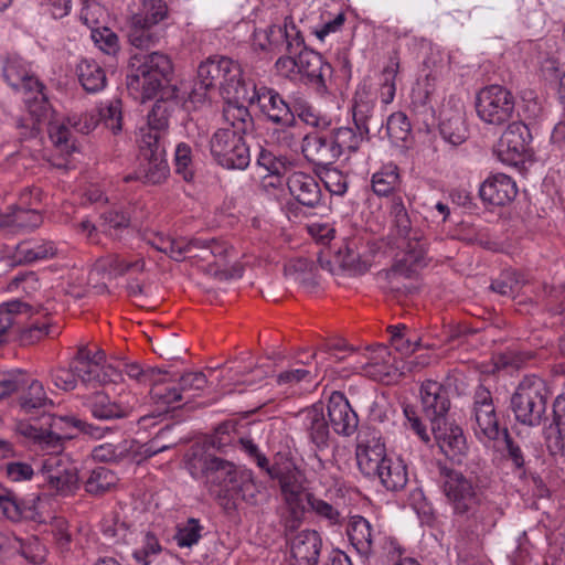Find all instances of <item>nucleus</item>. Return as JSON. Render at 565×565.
I'll use <instances>...</instances> for the list:
<instances>
[{"label":"nucleus","instance_id":"nucleus-1","mask_svg":"<svg viewBox=\"0 0 565 565\" xmlns=\"http://www.w3.org/2000/svg\"><path fill=\"white\" fill-rule=\"evenodd\" d=\"M53 402L38 396V456L42 457L38 479L40 486L51 493L70 494L78 487V468L63 454V441L73 437L62 427L65 422L54 419Z\"/></svg>","mask_w":565,"mask_h":565},{"label":"nucleus","instance_id":"nucleus-2","mask_svg":"<svg viewBox=\"0 0 565 565\" xmlns=\"http://www.w3.org/2000/svg\"><path fill=\"white\" fill-rule=\"evenodd\" d=\"M185 466L191 477L201 481L224 508L233 507L236 499L252 504L256 502L258 487L250 470L239 469L202 447L191 448Z\"/></svg>","mask_w":565,"mask_h":565},{"label":"nucleus","instance_id":"nucleus-3","mask_svg":"<svg viewBox=\"0 0 565 565\" xmlns=\"http://www.w3.org/2000/svg\"><path fill=\"white\" fill-rule=\"evenodd\" d=\"M390 244L403 252L391 268L393 277H411L426 265L428 239L425 233L413 222L401 196H394L390 206Z\"/></svg>","mask_w":565,"mask_h":565},{"label":"nucleus","instance_id":"nucleus-4","mask_svg":"<svg viewBox=\"0 0 565 565\" xmlns=\"http://www.w3.org/2000/svg\"><path fill=\"white\" fill-rule=\"evenodd\" d=\"M440 484L447 503L455 516L469 523L470 530L478 531L487 523L488 508L478 484L462 472L443 467Z\"/></svg>","mask_w":565,"mask_h":565},{"label":"nucleus","instance_id":"nucleus-5","mask_svg":"<svg viewBox=\"0 0 565 565\" xmlns=\"http://www.w3.org/2000/svg\"><path fill=\"white\" fill-rule=\"evenodd\" d=\"M172 72V62L163 53L134 55L126 76L127 89L136 100L145 103L168 86L164 83L170 82Z\"/></svg>","mask_w":565,"mask_h":565},{"label":"nucleus","instance_id":"nucleus-6","mask_svg":"<svg viewBox=\"0 0 565 565\" xmlns=\"http://www.w3.org/2000/svg\"><path fill=\"white\" fill-rule=\"evenodd\" d=\"M282 507L280 520L286 530L294 531L303 521L313 493L305 487V478L298 470H287L278 476Z\"/></svg>","mask_w":565,"mask_h":565},{"label":"nucleus","instance_id":"nucleus-7","mask_svg":"<svg viewBox=\"0 0 565 565\" xmlns=\"http://www.w3.org/2000/svg\"><path fill=\"white\" fill-rule=\"evenodd\" d=\"M547 387L535 375L525 376L511 397V407L518 422L527 426H537L546 413Z\"/></svg>","mask_w":565,"mask_h":565},{"label":"nucleus","instance_id":"nucleus-8","mask_svg":"<svg viewBox=\"0 0 565 565\" xmlns=\"http://www.w3.org/2000/svg\"><path fill=\"white\" fill-rule=\"evenodd\" d=\"M372 109L373 103L367 99L365 87L359 89L354 96V127H339L332 132L331 138L339 158L356 152L362 142L367 140L370 134L367 120Z\"/></svg>","mask_w":565,"mask_h":565},{"label":"nucleus","instance_id":"nucleus-9","mask_svg":"<svg viewBox=\"0 0 565 565\" xmlns=\"http://www.w3.org/2000/svg\"><path fill=\"white\" fill-rule=\"evenodd\" d=\"M476 111L483 124L494 127L504 126L514 117L515 97L502 85H488L477 93Z\"/></svg>","mask_w":565,"mask_h":565},{"label":"nucleus","instance_id":"nucleus-10","mask_svg":"<svg viewBox=\"0 0 565 565\" xmlns=\"http://www.w3.org/2000/svg\"><path fill=\"white\" fill-rule=\"evenodd\" d=\"M210 151L221 167L244 170L250 163L249 148L244 137L230 128L217 129L210 139Z\"/></svg>","mask_w":565,"mask_h":565},{"label":"nucleus","instance_id":"nucleus-11","mask_svg":"<svg viewBox=\"0 0 565 565\" xmlns=\"http://www.w3.org/2000/svg\"><path fill=\"white\" fill-rule=\"evenodd\" d=\"M168 448L169 446L142 445L136 439H122L118 443H105L96 446L92 450V457L99 462L139 465Z\"/></svg>","mask_w":565,"mask_h":565},{"label":"nucleus","instance_id":"nucleus-12","mask_svg":"<svg viewBox=\"0 0 565 565\" xmlns=\"http://www.w3.org/2000/svg\"><path fill=\"white\" fill-rule=\"evenodd\" d=\"M245 98L249 105L256 104L260 113L273 124L295 127V114L290 105L274 88L256 85L254 82L247 87Z\"/></svg>","mask_w":565,"mask_h":565},{"label":"nucleus","instance_id":"nucleus-13","mask_svg":"<svg viewBox=\"0 0 565 565\" xmlns=\"http://www.w3.org/2000/svg\"><path fill=\"white\" fill-rule=\"evenodd\" d=\"M531 140L529 127L523 121H512L497 141L493 153L503 164L516 167L524 162Z\"/></svg>","mask_w":565,"mask_h":565},{"label":"nucleus","instance_id":"nucleus-14","mask_svg":"<svg viewBox=\"0 0 565 565\" xmlns=\"http://www.w3.org/2000/svg\"><path fill=\"white\" fill-rule=\"evenodd\" d=\"M167 17V12L141 9L138 13L134 14L128 25V41L129 43L141 50H147L159 43L163 36L162 20Z\"/></svg>","mask_w":565,"mask_h":565},{"label":"nucleus","instance_id":"nucleus-15","mask_svg":"<svg viewBox=\"0 0 565 565\" xmlns=\"http://www.w3.org/2000/svg\"><path fill=\"white\" fill-rule=\"evenodd\" d=\"M43 88L44 86L38 82V94H41V100L38 99V126H45L49 139L55 148L70 153L74 150V143L71 141L64 116L43 94Z\"/></svg>","mask_w":565,"mask_h":565},{"label":"nucleus","instance_id":"nucleus-16","mask_svg":"<svg viewBox=\"0 0 565 565\" xmlns=\"http://www.w3.org/2000/svg\"><path fill=\"white\" fill-rule=\"evenodd\" d=\"M472 418L473 431L481 443L495 440L500 436V427L491 393L480 385L473 394Z\"/></svg>","mask_w":565,"mask_h":565},{"label":"nucleus","instance_id":"nucleus-17","mask_svg":"<svg viewBox=\"0 0 565 565\" xmlns=\"http://www.w3.org/2000/svg\"><path fill=\"white\" fill-rule=\"evenodd\" d=\"M439 131L443 139L455 147L468 139L465 105L459 98L450 96L443 105L439 111Z\"/></svg>","mask_w":565,"mask_h":565},{"label":"nucleus","instance_id":"nucleus-18","mask_svg":"<svg viewBox=\"0 0 565 565\" xmlns=\"http://www.w3.org/2000/svg\"><path fill=\"white\" fill-rule=\"evenodd\" d=\"M337 257L340 265L352 275H362L372 265L373 249L363 236L354 235L344 239Z\"/></svg>","mask_w":565,"mask_h":565},{"label":"nucleus","instance_id":"nucleus-19","mask_svg":"<svg viewBox=\"0 0 565 565\" xmlns=\"http://www.w3.org/2000/svg\"><path fill=\"white\" fill-rule=\"evenodd\" d=\"M431 431L441 452L454 462L461 463L469 450L462 428L445 420L433 425Z\"/></svg>","mask_w":565,"mask_h":565},{"label":"nucleus","instance_id":"nucleus-20","mask_svg":"<svg viewBox=\"0 0 565 565\" xmlns=\"http://www.w3.org/2000/svg\"><path fill=\"white\" fill-rule=\"evenodd\" d=\"M420 403L424 415L431 426L446 420L450 408L447 388L439 382L427 380L420 386Z\"/></svg>","mask_w":565,"mask_h":565},{"label":"nucleus","instance_id":"nucleus-21","mask_svg":"<svg viewBox=\"0 0 565 565\" xmlns=\"http://www.w3.org/2000/svg\"><path fill=\"white\" fill-rule=\"evenodd\" d=\"M296 418L316 449L323 450L329 447L330 429L321 403L301 409Z\"/></svg>","mask_w":565,"mask_h":565},{"label":"nucleus","instance_id":"nucleus-22","mask_svg":"<svg viewBox=\"0 0 565 565\" xmlns=\"http://www.w3.org/2000/svg\"><path fill=\"white\" fill-rule=\"evenodd\" d=\"M3 72L9 85L21 95L25 107L33 115L35 78L32 74L31 64L21 58H13L4 66Z\"/></svg>","mask_w":565,"mask_h":565},{"label":"nucleus","instance_id":"nucleus-23","mask_svg":"<svg viewBox=\"0 0 565 565\" xmlns=\"http://www.w3.org/2000/svg\"><path fill=\"white\" fill-rule=\"evenodd\" d=\"M299 76L318 92L327 90V79L332 75V66L321 54L303 49L298 52Z\"/></svg>","mask_w":565,"mask_h":565},{"label":"nucleus","instance_id":"nucleus-24","mask_svg":"<svg viewBox=\"0 0 565 565\" xmlns=\"http://www.w3.org/2000/svg\"><path fill=\"white\" fill-rule=\"evenodd\" d=\"M322 540L317 531L303 530L290 540L288 565H318Z\"/></svg>","mask_w":565,"mask_h":565},{"label":"nucleus","instance_id":"nucleus-25","mask_svg":"<svg viewBox=\"0 0 565 565\" xmlns=\"http://www.w3.org/2000/svg\"><path fill=\"white\" fill-rule=\"evenodd\" d=\"M327 409L330 424L338 435L351 436L355 433L359 424L358 415L344 394L333 392L329 397Z\"/></svg>","mask_w":565,"mask_h":565},{"label":"nucleus","instance_id":"nucleus-26","mask_svg":"<svg viewBox=\"0 0 565 565\" xmlns=\"http://www.w3.org/2000/svg\"><path fill=\"white\" fill-rule=\"evenodd\" d=\"M480 198L493 205L512 202L518 194L516 183L504 173L490 174L480 185Z\"/></svg>","mask_w":565,"mask_h":565},{"label":"nucleus","instance_id":"nucleus-27","mask_svg":"<svg viewBox=\"0 0 565 565\" xmlns=\"http://www.w3.org/2000/svg\"><path fill=\"white\" fill-rule=\"evenodd\" d=\"M218 63L222 65L220 71V92L224 98H245L247 87L253 81L242 78L241 65L230 57L218 55Z\"/></svg>","mask_w":565,"mask_h":565},{"label":"nucleus","instance_id":"nucleus-28","mask_svg":"<svg viewBox=\"0 0 565 565\" xmlns=\"http://www.w3.org/2000/svg\"><path fill=\"white\" fill-rule=\"evenodd\" d=\"M290 194L303 206L321 204L322 193L316 178L301 171L292 172L286 180Z\"/></svg>","mask_w":565,"mask_h":565},{"label":"nucleus","instance_id":"nucleus-29","mask_svg":"<svg viewBox=\"0 0 565 565\" xmlns=\"http://www.w3.org/2000/svg\"><path fill=\"white\" fill-rule=\"evenodd\" d=\"M183 97L177 85L163 88L161 96L156 100L151 111L148 114V125L151 129L167 130L169 117L179 107Z\"/></svg>","mask_w":565,"mask_h":565},{"label":"nucleus","instance_id":"nucleus-30","mask_svg":"<svg viewBox=\"0 0 565 565\" xmlns=\"http://www.w3.org/2000/svg\"><path fill=\"white\" fill-rule=\"evenodd\" d=\"M301 150L308 161L322 168L339 159L332 138L320 134L306 135L302 138Z\"/></svg>","mask_w":565,"mask_h":565},{"label":"nucleus","instance_id":"nucleus-31","mask_svg":"<svg viewBox=\"0 0 565 565\" xmlns=\"http://www.w3.org/2000/svg\"><path fill=\"white\" fill-rule=\"evenodd\" d=\"M386 458L385 445L380 440L372 439L358 445V467L366 477H375Z\"/></svg>","mask_w":565,"mask_h":565},{"label":"nucleus","instance_id":"nucleus-32","mask_svg":"<svg viewBox=\"0 0 565 565\" xmlns=\"http://www.w3.org/2000/svg\"><path fill=\"white\" fill-rule=\"evenodd\" d=\"M142 160L145 162L140 163L136 174L125 178L126 182L136 179L147 184H159L167 178L169 172L168 164L163 154H160L159 151L154 150L152 156L146 152L142 154Z\"/></svg>","mask_w":565,"mask_h":565},{"label":"nucleus","instance_id":"nucleus-33","mask_svg":"<svg viewBox=\"0 0 565 565\" xmlns=\"http://www.w3.org/2000/svg\"><path fill=\"white\" fill-rule=\"evenodd\" d=\"M0 509L13 522L34 520L35 499L20 500L9 489H0Z\"/></svg>","mask_w":565,"mask_h":565},{"label":"nucleus","instance_id":"nucleus-34","mask_svg":"<svg viewBox=\"0 0 565 565\" xmlns=\"http://www.w3.org/2000/svg\"><path fill=\"white\" fill-rule=\"evenodd\" d=\"M348 535L351 544L359 554L369 556L373 551L375 532L372 524L361 515L351 516L348 524Z\"/></svg>","mask_w":565,"mask_h":565},{"label":"nucleus","instance_id":"nucleus-35","mask_svg":"<svg viewBox=\"0 0 565 565\" xmlns=\"http://www.w3.org/2000/svg\"><path fill=\"white\" fill-rule=\"evenodd\" d=\"M396 369L391 362V352L387 347L379 345L372 350L367 362L362 366L364 375L381 382L388 383Z\"/></svg>","mask_w":565,"mask_h":565},{"label":"nucleus","instance_id":"nucleus-36","mask_svg":"<svg viewBox=\"0 0 565 565\" xmlns=\"http://www.w3.org/2000/svg\"><path fill=\"white\" fill-rule=\"evenodd\" d=\"M375 477L387 490L399 491L405 488L408 481L407 467L402 459L387 457Z\"/></svg>","mask_w":565,"mask_h":565},{"label":"nucleus","instance_id":"nucleus-37","mask_svg":"<svg viewBox=\"0 0 565 565\" xmlns=\"http://www.w3.org/2000/svg\"><path fill=\"white\" fill-rule=\"evenodd\" d=\"M223 117L232 127V132L245 135L253 128L254 121L248 108L241 98H225Z\"/></svg>","mask_w":565,"mask_h":565},{"label":"nucleus","instance_id":"nucleus-38","mask_svg":"<svg viewBox=\"0 0 565 565\" xmlns=\"http://www.w3.org/2000/svg\"><path fill=\"white\" fill-rule=\"evenodd\" d=\"M85 405L92 416L99 420H109L124 418L128 416V408L110 401L109 396L103 392H96L86 399Z\"/></svg>","mask_w":565,"mask_h":565},{"label":"nucleus","instance_id":"nucleus-39","mask_svg":"<svg viewBox=\"0 0 565 565\" xmlns=\"http://www.w3.org/2000/svg\"><path fill=\"white\" fill-rule=\"evenodd\" d=\"M399 169L395 163L383 164L372 174L371 186L379 196L393 194L401 185Z\"/></svg>","mask_w":565,"mask_h":565},{"label":"nucleus","instance_id":"nucleus-40","mask_svg":"<svg viewBox=\"0 0 565 565\" xmlns=\"http://www.w3.org/2000/svg\"><path fill=\"white\" fill-rule=\"evenodd\" d=\"M154 249L164 253L170 258L180 262L189 254V241L185 238H173L162 233H154L148 238Z\"/></svg>","mask_w":565,"mask_h":565},{"label":"nucleus","instance_id":"nucleus-41","mask_svg":"<svg viewBox=\"0 0 565 565\" xmlns=\"http://www.w3.org/2000/svg\"><path fill=\"white\" fill-rule=\"evenodd\" d=\"M77 75L88 93H97L106 86V74L94 60H82L77 65Z\"/></svg>","mask_w":565,"mask_h":565},{"label":"nucleus","instance_id":"nucleus-42","mask_svg":"<svg viewBox=\"0 0 565 565\" xmlns=\"http://www.w3.org/2000/svg\"><path fill=\"white\" fill-rule=\"evenodd\" d=\"M34 385L35 377L21 369L0 372V399L20 392V388H33Z\"/></svg>","mask_w":565,"mask_h":565},{"label":"nucleus","instance_id":"nucleus-43","mask_svg":"<svg viewBox=\"0 0 565 565\" xmlns=\"http://www.w3.org/2000/svg\"><path fill=\"white\" fill-rule=\"evenodd\" d=\"M32 306L21 300H12L0 306V343L3 335L13 323L22 322V316L30 317Z\"/></svg>","mask_w":565,"mask_h":565},{"label":"nucleus","instance_id":"nucleus-44","mask_svg":"<svg viewBox=\"0 0 565 565\" xmlns=\"http://www.w3.org/2000/svg\"><path fill=\"white\" fill-rule=\"evenodd\" d=\"M95 109L98 113L99 122H103L113 134H118L121 130L122 109L120 99L113 98L102 102Z\"/></svg>","mask_w":565,"mask_h":565},{"label":"nucleus","instance_id":"nucleus-45","mask_svg":"<svg viewBox=\"0 0 565 565\" xmlns=\"http://www.w3.org/2000/svg\"><path fill=\"white\" fill-rule=\"evenodd\" d=\"M55 309L53 298L49 297L45 306L38 303V341L53 339L61 333V327L51 317Z\"/></svg>","mask_w":565,"mask_h":565},{"label":"nucleus","instance_id":"nucleus-46","mask_svg":"<svg viewBox=\"0 0 565 565\" xmlns=\"http://www.w3.org/2000/svg\"><path fill=\"white\" fill-rule=\"evenodd\" d=\"M118 482L115 472L105 467L92 470L85 482V490L94 495L103 494L114 488Z\"/></svg>","mask_w":565,"mask_h":565},{"label":"nucleus","instance_id":"nucleus-47","mask_svg":"<svg viewBox=\"0 0 565 565\" xmlns=\"http://www.w3.org/2000/svg\"><path fill=\"white\" fill-rule=\"evenodd\" d=\"M98 268L108 271L110 275L118 276L128 271H142L145 262L141 258L127 260L120 255H108L98 262Z\"/></svg>","mask_w":565,"mask_h":565},{"label":"nucleus","instance_id":"nucleus-48","mask_svg":"<svg viewBox=\"0 0 565 565\" xmlns=\"http://www.w3.org/2000/svg\"><path fill=\"white\" fill-rule=\"evenodd\" d=\"M203 530L199 519L190 518L177 526L174 541L179 547H192L201 540Z\"/></svg>","mask_w":565,"mask_h":565},{"label":"nucleus","instance_id":"nucleus-49","mask_svg":"<svg viewBox=\"0 0 565 565\" xmlns=\"http://www.w3.org/2000/svg\"><path fill=\"white\" fill-rule=\"evenodd\" d=\"M220 71L222 65L218 63V55H214L202 62L198 67V79L200 89L205 92L218 87Z\"/></svg>","mask_w":565,"mask_h":565},{"label":"nucleus","instance_id":"nucleus-50","mask_svg":"<svg viewBox=\"0 0 565 565\" xmlns=\"http://www.w3.org/2000/svg\"><path fill=\"white\" fill-rule=\"evenodd\" d=\"M387 330L391 334V345L401 354L408 355L415 352L416 349L419 347V341L416 339H412L411 335L406 333V326H391L388 327Z\"/></svg>","mask_w":565,"mask_h":565},{"label":"nucleus","instance_id":"nucleus-51","mask_svg":"<svg viewBox=\"0 0 565 565\" xmlns=\"http://www.w3.org/2000/svg\"><path fill=\"white\" fill-rule=\"evenodd\" d=\"M254 46L262 51L277 52L281 47V31L277 24L254 33Z\"/></svg>","mask_w":565,"mask_h":565},{"label":"nucleus","instance_id":"nucleus-52","mask_svg":"<svg viewBox=\"0 0 565 565\" xmlns=\"http://www.w3.org/2000/svg\"><path fill=\"white\" fill-rule=\"evenodd\" d=\"M309 509L330 526L340 525L343 521V516L337 508L316 495L311 498Z\"/></svg>","mask_w":565,"mask_h":565},{"label":"nucleus","instance_id":"nucleus-53","mask_svg":"<svg viewBox=\"0 0 565 565\" xmlns=\"http://www.w3.org/2000/svg\"><path fill=\"white\" fill-rule=\"evenodd\" d=\"M522 284L520 274L507 270L492 281L491 289L502 296L514 297L520 291Z\"/></svg>","mask_w":565,"mask_h":565},{"label":"nucleus","instance_id":"nucleus-54","mask_svg":"<svg viewBox=\"0 0 565 565\" xmlns=\"http://www.w3.org/2000/svg\"><path fill=\"white\" fill-rule=\"evenodd\" d=\"M278 28L281 31V45L286 44L288 53H296L305 44V39L291 17H286L284 24Z\"/></svg>","mask_w":565,"mask_h":565},{"label":"nucleus","instance_id":"nucleus-55","mask_svg":"<svg viewBox=\"0 0 565 565\" xmlns=\"http://www.w3.org/2000/svg\"><path fill=\"white\" fill-rule=\"evenodd\" d=\"M320 179L331 194L343 195L348 190V177L335 168L323 167Z\"/></svg>","mask_w":565,"mask_h":565},{"label":"nucleus","instance_id":"nucleus-56","mask_svg":"<svg viewBox=\"0 0 565 565\" xmlns=\"http://www.w3.org/2000/svg\"><path fill=\"white\" fill-rule=\"evenodd\" d=\"M386 130L392 140L405 141L411 134L412 126L407 116L402 111H397L388 117Z\"/></svg>","mask_w":565,"mask_h":565},{"label":"nucleus","instance_id":"nucleus-57","mask_svg":"<svg viewBox=\"0 0 565 565\" xmlns=\"http://www.w3.org/2000/svg\"><path fill=\"white\" fill-rule=\"evenodd\" d=\"M150 393L153 399L162 403L168 407H175L177 403L184 399L180 391L179 384L164 385L156 382Z\"/></svg>","mask_w":565,"mask_h":565},{"label":"nucleus","instance_id":"nucleus-58","mask_svg":"<svg viewBox=\"0 0 565 565\" xmlns=\"http://www.w3.org/2000/svg\"><path fill=\"white\" fill-rule=\"evenodd\" d=\"M92 39L95 45L108 55H116L119 52L118 36L109 28L93 29Z\"/></svg>","mask_w":565,"mask_h":565},{"label":"nucleus","instance_id":"nucleus-59","mask_svg":"<svg viewBox=\"0 0 565 565\" xmlns=\"http://www.w3.org/2000/svg\"><path fill=\"white\" fill-rule=\"evenodd\" d=\"M3 473L11 482H24L33 479L34 469L29 461L11 460L3 466Z\"/></svg>","mask_w":565,"mask_h":565},{"label":"nucleus","instance_id":"nucleus-60","mask_svg":"<svg viewBox=\"0 0 565 565\" xmlns=\"http://www.w3.org/2000/svg\"><path fill=\"white\" fill-rule=\"evenodd\" d=\"M174 164L178 174H180L185 181L192 180V150L189 145L181 142L177 146L174 151Z\"/></svg>","mask_w":565,"mask_h":565},{"label":"nucleus","instance_id":"nucleus-61","mask_svg":"<svg viewBox=\"0 0 565 565\" xmlns=\"http://www.w3.org/2000/svg\"><path fill=\"white\" fill-rule=\"evenodd\" d=\"M322 362H318L315 371L309 369H295L281 372L277 376L279 384H295L300 382H313L321 374Z\"/></svg>","mask_w":565,"mask_h":565},{"label":"nucleus","instance_id":"nucleus-62","mask_svg":"<svg viewBox=\"0 0 565 565\" xmlns=\"http://www.w3.org/2000/svg\"><path fill=\"white\" fill-rule=\"evenodd\" d=\"M206 383L207 380L203 372H188L180 377L178 384L183 398H190L204 390Z\"/></svg>","mask_w":565,"mask_h":565},{"label":"nucleus","instance_id":"nucleus-63","mask_svg":"<svg viewBox=\"0 0 565 565\" xmlns=\"http://www.w3.org/2000/svg\"><path fill=\"white\" fill-rule=\"evenodd\" d=\"M166 130H158V129H151L149 125L147 124V129L141 128L140 129V149H141V156L146 152L148 154H151L154 152V150L159 151L160 154L164 153V148L160 143L161 138L163 137Z\"/></svg>","mask_w":565,"mask_h":565},{"label":"nucleus","instance_id":"nucleus-64","mask_svg":"<svg viewBox=\"0 0 565 565\" xmlns=\"http://www.w3.org/2000/svg\"><path fill=\"white\" fill-rule=\"evenodd\" d=\"M68 124L76 131L87 135L98 126V113H96V109L94 108L79 115H73L68 118Z\"/></svg>","mask_w":565,"mask_h":565}]
</instances>
